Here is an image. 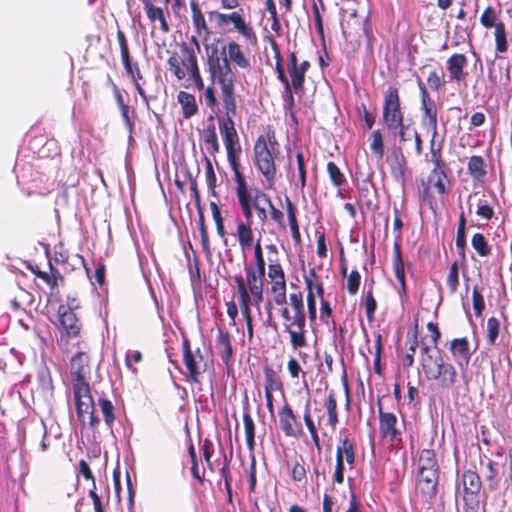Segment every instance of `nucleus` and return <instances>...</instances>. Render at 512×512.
Instances as JSON below:
<instances>
[{"instance_id": "obj_1", "label": "nucleus", "mask_w": 512, "mask_h": 512, "mask_svg": "<svg viewBox=\"0 0 512 512\" xmlns=\"http://www.w3.org/2000/svg\"><path fill=\"white\" fill-rule=\"evenodd\" d=\"M78 351L70 359V375L75 399L76 414L82 426L96 428L100 418L95 414V403L90 389V356L84 341L76 342Z\"/></svg>"}, {"instance_id": "obj_2", "label": "nucleus", "mask_w": 512, "mask_h": 512, "mask_svg": "<svg viewBox=\"0 0 512 512\" xmlns=\"http://www.w3.org/2000/svg\"><path fill=\"white\" fill-rule=\"evenodd\" d=\"M167 64L171 74L184 88L195 87L199 91L204 88L197 56L185 43L168 58Z\"/></svg>"}, {"instance_id": "obj_3", "label": "nucleus", "mask_w": 512, "mask_h": 512, "mask_svg": "<svg viewBox=\"0 0 512 512\" xmlns=\"http://www.w3.org/2000/svg\"><path fill=\"white\" fill-rule=\"evenodd\" d=\"M207 63L212 84H217L220 87L222 105L237 104L235 93L236 76L226 56V47L223 46L221 52L214 49L208 56Z\"/></svg>"}, {"instance_id": "obj_4", "label": "nucleus", "mask_w": 512, "mask_h": 512, "mask_svg": "<svg viewBox=\"0 0 512 512\" xmlns=\"http://www.w3.org/2000/svg\"><path fill=\"white\" fill-rule=\"evenodd\" d=\"M245 278L234 276L238 302L253 303L259 308L264 300L265 271L257 270L253 265H245Z\"/></svg>"}, {"instance_id": "obj_5", "label": "nucleus", "mask_w": 512, "mask_h": 512, "mask_svg": "<svg viewBox=\"0 0 512 512\" xmlns=\"http://www.w3.org/2000/svg\"><path fill=\"white\" fill-rule=\"evenodd\" d=\"M280 316L283 320V331L289 336V343L297 351L308 345L306 312L290 310L288 305L281 306Z\"/></svg>"}, {"instance_id": "obj_6", "label": "nucleus", "mask_w": 512, "mask_h": 512, "mask_svg": "<svg viewBox=\"0 0 512 512\" xmlns=\"http://www.w3.org/2000/svg\"><path fill=\"white\" fill-rule=\"evenodd\" d=\"M422 371L427 381L436 382L442 389H450L457 382V370L454 365L444 358L440 349L435 351V358L424 363Z\"/></svg>"}, {"instance_id": "obj_7", "label": "nucleus", "mask_w": 512, "mask_h": 512, "mask_svg": "<svg viewBox=\"0 0 512 512\" xmlns=\"http://www.w3.org/2000/svg\"><path fill=\"white\" fill-rule=\"evenodd\" d=\"M405 121L399 90L389 86L383 93L382 122L388 132L395 133Z\"/></svg>"}, {"instance_id": "obj_8", "label": "nucleus", "mask_w": 512, "mask_h": 512, "mask_svg": "<svg viewBox=\"0 0 512 512\" xmlns=\"http://www.w3.org/2000/svg\"><path fill=\"white\" fill-rule=\"evenodd\" d=\"M239 208L243 214L244 219L253 222V209L256 210L259 220L264 223L267 220L268 214L264 207L260 205L264 201L270 204V197L265 192L258 188H247L236 194Z\"/></svg>"}, {"instance_id": "obj_9", "label": "nucleus", "mask_w": 512, "mask_h": 512, "mask_svg": "<svg viewBox=\"0 0 512 512\" xmlns=\"http://www.w3.org/2000/svg\"><path fill=\"white\" fill-rule=\"evenodd\" d=\"M182 359L186 368V380L190 383H200V377L207 370V361L201 348L192 349L190 340L182 339Z\"/></svg>"}, {"instance_id": "obj_10", "label": "nucleus", "mask_w": 512, "mask_h": 512, "mask_svg": "<svg viewBox=\"0 0 512 512\" xmlns=\"http://www.w3.org/2000/svg\"><path fill=\"white\" fill-rule=\"evenodd\" d=\"M253 152L255 165L266 179L268 187L271 188L274 185L277 172L274 160L275 151L269 148L266 138L260 135L254 143Z\"/></svg>"}, {"instance_id": "obj_11", "label": "nucleus", "mask_w": 512, "mask_h": 512, "mask_svg": "<svg viewBox=\"0 0 512 512\" xmlns=\"http://www.w3.org/2000/svg\"><path fill=\"white\" fill-rule=\"evenodd\" d=\"M461 483L464 490V512H478L479 492L482 487L479 474L475 470H465L461 476Z\"/></svg>"}, {"instance_id": "obj_12", "label": "nucleus", "mask_w": 512, "mask_h": 512, "mask_svg": "<svg viewBox=\"0 0 512 512\" xmlns=\"http://www.w3.org/2000/svg\"><path fill=\"white\" fill-rule=\"evenodd\" d=\"M223 108L225 117L218 118V126L226 151L242 149L234 123V117L237 115V104L223 105Z\"/></svg>"}, {"instance_id": "obj_13", "label": "nucleus", "mask_w": 512, "mask_h": 512, "mask_svg": "<svg viewBox=\"0 0 512 512\" xmlns=\"http://www.w3.org/2000/svg\"><path fill=\"white\" fill-rule=\"evenodd\" d=\"M58 315L61 335L57 339V345L64 353H68L69 340L80 336L82 323L75 312H58Z\"/></svg>"}, {"instance_id": "obj_14", "label": "nucleus", "mask_w": 512, "mask_h": 512, "mask_svg": "<svg viewBox=\"0 0 512 512\" xmlns=\"http://www.w3.org/2000/svg\"><path fill=\"white\" fill-rule=\"evenodd\" d=\"M417 85L420 93L421 124L431 131L438 130V111L436 102L431 98L428 89L421 78H418Z\"/></svg>"}, {"instance_id": "obj_15", "label": "nucleus", "mask_w": 512, "mask_h": 512, "mask_svg": "<svg viewBox=\"0 0 512 512\" xmlns=\"http://www.w3.org/2000/svg\"><path fill=\"white\" fill-rule=\"evenodd\" d=\"M377 406L380 437L384 440H388L392 445H398L402 441V432L397 426V416L392 412H385L380 400L378 401Z\"/></svg>"}, {"instance_id": "obj_16", "label": "nucleus", "mask_w": 512, "mask_h": 512, "mask_svg": "<svg viewBox=\"0 0 512 512\" xmlns=\"http://www.w3.org/2000/svg\"><path fill=\"white\" fill-rule=\"evenodd\" d=\"M278 418L279 428L286 437L299 438L303 434L302 423L286 399L278 409Z\"/></svg>"}, {"instance_id": "obj_17", "label": "nucleus", "mask_w": 512, "mask_h": 512, "mask_svg": "<svg viewBox=\"0 0 512 512\" xmlns=\"http://www.w3.org/2000/svg\"><path fill=\"white\" fill-rule=\"evenodd\" d=\"M357 204L363 214L378 209V193L372 181L363 180L357 189Z\"/></svg>"}, {"instance_id": "obj_18", "label": "nucleus", "mask_w": 512, "mask_h": 512, "mask_svg": "<svg viewBox=\"0 0 512 512\" xmlns=\"http://www.w3.org/2000/svg\"><path fill=\"white\" fill-rule=\"evenodd\" d=\"M215 348L217 354L225 365L227 373L229 374L230 371L233 370L234 351L232 347L231 335L228 330H225L222 327H218L217 337L215 340Z\"/></svg>"}, {"instance_id": "obj_19", "label": "nucleus", "mask_w": 512, "mask_h": 512, "mask_svg": "<svg viewBox=\"0 0 512 512\" xmlns=\"http://www.w3.org/2000/svg\"><path fill=\"white\" fill-rule=\"evenodd\" d=\"M438 480L439 469L418 470L417 486L426 501L436 496Z\"/></svg>"}, {"instance_id": "obj_20", "label": "nucleus", "mask_w": 512, "mask_h": 512, "mask_svg": "<svg viewBox=\"0 0 512 512\" xmlns=\"http://www.w3.org/2000/svg\"><path fill=\"white\" fill-rule=\"evenodd\" d=\"M243 8H239L231 13H220L217 11L210 12V17H215L216 24L219 27H225L229 24L233 25V28L237 32H248V26L246 24Z\"/></svg>"}, {"instance_id": "obj_21", "label": "nucleus", "mask_w": 512, "mask_h": 512, "mask_svg": "<svg viewBox=\"0 0 512 512\" xmlns=\"http://www.w3.org/2000/svg\"><path fill=\"white\" fill-rule=\"evenodd\" d=\"M242 149L227 150V160L233 171L235 181V194L248 188L244 174L240 171V154Z\"/></svg>"}, {"instance_id": "obj_22", "label": "nucleus", "mask_w": 512, "mask_h": 512, "mask_svg": "<svg viewBox=\"0 0 512 512\" xmlns=\"http://www.w3.org/2000/svg\"><path fill=\"white\" fill-rule=\"evenodd\" d=\"M200 137L205 144L207 152L214 156L220 150V145L218 141L216 125L214 123V117L210 115L207 118V125L200 132Z\"/></svg>"}, {"instance_id": "obj_23", "label": "nucleus", "mask_w": 512, "mask_h": 512, "mask_svg": "<svg viewBox=\"0 0 512 512\" xmlns=\"http://www.w3.org/2000/svg\"><path fill=\"white\" fill-rule=\"evenodd\" d=\"M467 65V58L464 54L454 53L447 60V70L451 81H464L468 75L464 68Z\"/></svg>"}, {"instance_id": "obj_24", "label": "nucleus", "mask_w": 512, "mask_h": 512, "mask_svg": "<svg viewBox=\"0 0 512 512\" xmlns=\"http://www.w3.org/2000/svg\"><path fill=\"white\" fill-rule=\"evenodd\" d=\"M449 351L452 357L458 361L460 365L461 361H464L465 364H468L472 355L469 341L466 337L452 339L449 344Z\"/></svg>"}, {"instance_id": "obj_25", "label": "nucleus", "mask_w": 512, "mask_h": 512, "mask_svg": "<svg viewBox=\"0 0 512 512\" xmlns=\"http://www.w3.org/2000/svg\"><path fill=\"white\" fill-rule=\"evenodd\" d=\"M326 413V421L324 423V427H328L329 430L333 433L336 431L337 425L339 423V414L337 409V398L336 394L333 390L328 393L327 399L324 403Z\"/></svg>"}, {"instance_id": "obj_26", "label": "nucleus", "mask_w": 512, "mask_h": 512, "mask_svg": "<svg viewBox=\"0 0 512 512\" xmlns=\"http://www.w3.org/2000/svg\"><path fill=\"white\" fill-rule=\"evenodd\" d=\"M177 102L181 107V114L184 119H191L199 111L196 97L190 92L179 91L177 94Z\"/></svg>"}, {"instance_id": "obj_27", "label": "nucleus", "mask_w": 512, "mask_h": 512, "mask_svg": "<svg viewBox=\"0 0 512 512\" xmlns=\"http://www.w3.org/2000/svg\"><path fill=\"white\" fill-rule=\"evenodd\" d=\"M501 9L487 6L481 14L480 22L486 29H495V32H505V25L500 19Z\"/></svg>"}, {"instance_id": "obj_28", "label": "nucleus", "mask_w": 512, "mask_h": 512, "mask_svg": "<svg viewBox=\"0 0 512 512\" xmlns=\"http://www.w3.org/2000/svg\"><path fill=\"white\" fill-rule=\"evenodd\" d=\"M252 224L253 222L246 219L237 223L235 235L243 251L253 246L254 234Z\"/></svg>"}, {"instance_id": "obj_29", "label": "nucleus", "mask_w": 512, "mask_h": 512, "mask_svg": "<svg viewBox=\"0 0 512 512\" xmlns=\"http://www.w3.org/2000/svg\"><path fill=\"white\" fill-rule=\"evenodd\" d=\"M288 73L291 78L289 81V90H285V93L288 95L289 105H294V96L293 92L298 93L299 91H303L304 82H305V73H303L298 67L288 68Z\"/></svg>"}, {"instance_id": "obj_30", "label": "nucleus", "mask_w": 512, "mask_h": 512, "mask_svg": "<svg viewBox=\"0 0 512 512\" xmlns=\"http://www.w3.org/2000/svg\"><path fill=\"white\" fill-rule=\"evenodd\" d=\"M341 25L343 32L345 30H351L353 32H359L362 30L363 32H368L370 29V27H368V17L358 16L356 11L349 13L347 17L346 15H343Z\"/></svg>"}, {"instance_id": "obj_31", "label": "nucleus", "mask_w": 512, "mask_h": 512, "mask_svg": "<svg viewBox=\"0 0 512 512\" xmlns=\"http://www.w3.org/2000/svg\"><path fill=\"white\" fill-rule=\"evenodd\" d=\"M336 458L341 459L352 468L355 463V443L349 437L340 440V444L336 449Z\"/></svg>"}, {"instance_id": "obj_32", "label": "nucleus", "mask_w": 512, "mask_h": 512, "mask_svg": "<svg viewBox=\"0 0 512 512\" xmlns=\"http://www.w3.org/2000/svg\"><path fill=\"white\" fill-rule=\"evenodd\" d=\"M143 4L149 20L154 24V28L167 31L168 24L165 20L163 10L160 7L154 6L151 0H143Z\"/></svg>"}, {"instance_id": "obj_33", "label": "nucleus", "mask_w": 512, "mask_h": 512, "mask_svg": "<svg viewBox=\"0 0 512 512\" xmlns=\"http://www.w3.org/2000/svg\"><path fill=\"white\" fill-rule=\"evenodd\" d=\"M450 170L436 171L431 170L428 176V182L436 189L439 195H446L449 193V174Z\"/></svg>"}, {"instance_id": "obj_34", "label": "nucleus", "mask_w": 512, "mask_h": 512, "mask_svg": "<svg viewBox=\"0 0 512 512\" xmlns=\"http://www.w3.org/2000/svg\"><path fill=\"white\" fill-rule=\"evenodd\" d=\"M285 209L290 226V231L295 244L301 243V234L297 220V209L288 196L285 197Z\"/></svg>"}, {"instance_id": "obj_35", "label": "nucleus", "mask_w": 512, "mask_h": 512, "mask_svg": "<svg viewBox=\"0 0 512 512\" xmlns=\"http://www.w3.org/2000/svg\"><path fill=\"white\" fill-rule=\"evenodd\" d=\"M269 291L272 296V301H268L267 309H270L272 307V303L278 306H284L287 304L286 281L271 282Z\"/></svg>"}, {"instance_id": "obj_36", "label": "nucleus", "mask_w": 512, "mask_h": 512, "mask_svg": "<svg viewBox=\"0 0 512 512\" xmlns=\"http://www.w3.org/2000/svg\"><path fill=\"white\" fill-rule=\"evenodd\" d=\"M401 237L402 235L399 233L395 237V241L393 244V272L396 279L406 278L405 275V264L402 257L401 250Z\"/></svg>"}, {"instance_id": "obj_37", "label": "nucleus", "mask_w": 512, "mask_h": 512, "mask_svg": "<svg viewBox=\"0 0 512 512\" xmlns=\"http://www.w3.org/2000/svg\"><path fill=\"white\" fill-rule=\"evenodd\" d=\"M467 169L473 180L477 182H482L487 174L485 161L479 155H473L469 158Z\"/></svg>"}, {"instance_id": "obj_38", "label": "nucleus", "mask_w": 512, "mask_h": 512, "mask_svg": "<svg viewBox=\"0 0 512 512\" xmlns=\"http://www.w3.org/2000/svg\"><path fill=\"white\" fill-rule=\"evenodd\" d=\"M97 406L99 407L102 415L105 425L112 429L114 422L116 420L115 415V406L112 403L111 400H109L106 396H101L97 400Z\"/></svg>"}, {"instance_id": "obj_39", "label": "nucleus", "mask_w": 512, "mask_h": 512, "mask_svg": "<svg viewBox=\"0 0 512 512\" xmlns=\"http://www.w3.org/2000/svg\"><path fill=\"white\" fill-rule=\"evenodd\" d=\"M264 392L281 391L283 384L277 372L269 365L264 366Z\"/></svg>"}, {"instance_id": "obj_40", "label": "nucleus", "mask_w": 512, "mask_h": 512, "mask_svg": "<svg viewBox=\"0 0 512 512\" xmlns=\"http://www.w3.org/2000/svg\"><path fill=\"white\" fill-rule=\"evenodd\" d=\"M187 452L191 462L190 473L194 479L198 480L199 483L203 484L205 481V469L203 468L202 471H200L199 466L201 461L197 456L196 448L192 443L191 439L189 441Z\"/></svg>"}, {"instance_id": "obj_41", "label": "nucleus", "mask_w": 512, "mask_h": 512, "mask_svg": "<svg viewBox=\"0 0 512 512\" xmlns=\"http://www.w3.org/2000/svg\"><path fill=\"white\" fill-rule=\"evenodd\" d=\"M487 487L490 491H496L500 485V472L498 463L489 460L486 463V473L484 475Z\"/></svg>"}, {"instance_id": "obj_42", "label": "nucleus", "mask_w": 512, "mask_h": 512, "mask_svg": "<svg viewBox=\"0 0 512 512\" xmlns=\"http://www.w3.org/2000/svg\"><path fill=\"white\" fill-rule=\"evenodd\" d=\"M304 283L307 293H309L310 289L315 294V298H324V287L314 268L310 269L308 275H304Z\"/></svg>"}, {"instance_id": "obj_43", "label": "nucleus", "mask_w": 512, "mask_h": 512, "mask_svg": "<svg viewBox=\"0 0 512 512\" xmlns=\"http://www.w3.org/2000/svg\"><path fill=\"white\" fill-rule=\"evenodd\" d=\"M244 431H245V439L246 446L250 452H253L255 449V423L253 418L251 417L248 411H245L242 416Z\"/></svg>"}, {"instance_id": "obj_44", "label": "nucleus", "mask_w": 512, "mask_h": 512, "mask_svg": "<svg viewBox=\"0 0 512 512\" xmlns=\"http://www.w3.org/2000/svg\"><path fill=\"white\" fill-rule=\"evenodd\" d=\"M228 56V60H231L238 67L242 69L249 68L250 62L237 43L230 42L228 44Z\"/></svg>"}, {"instance_id": "obj_45", "label": "nucleus", "mask_w": 512, "mask_h": 512, "mask_svg": "<svg viewBox=\"0 0 512 512\" xmlns=\"http://www.w3.org/2000/svg\"><path fill=\"white\" fill-rule=\"evenodd\" d=\"M471 246L480 257H488L491 255L492 249L484 234L477 232L471 238Z\"/></svg>"}, {"instance_id": "obj_46", "label": "nucleus", "mask_w": 512, "mask_h": 512, "mask_svg": "<svg viewBox=\"0 0 512 512\" xmlns=\"http://www.w3.org/2000/svg\"><path fill=\"white\" fill-rule=\"evenodd\" d=\"M126 73L132 79L134 87H135L136 91L138 92V94L140 95V97L142 98L143 102H145L148 105L149 104V98H148L144 88L142 87V85L140 83V81L143 79V75H142V72L140 70V67H139L138 63L135 62L131 66V71L130 72H126Z\"/></svg>"}, {"instance_id": "obj_47", "label": "nucleus", "mask_w": 512, "mask_h": 512, "mask_svg": "<svg viewBox=\"0 0 512 512\" xmlns=\"http://www.w3.org/2000/svg\"><path fill=\"white\" fill-rule=\"evenodd\" d=\"M439 469L433 449H423L418 460V470Z\"/></svg>"}, {"instance_id": "obj_48", "label": "nucleus", "mask_w": 512, "mask_h": 512, "mask_svg": "<svg viewBox=\"0 0 512 512\" xmlns=\"http://www.w3.org/2000/svg\"><path fill=\"white\" fill-rule=\"evenodd\" d=\"M427 84L432 91H439L446 85L445 73L442 67L435 68L429 72Z\"/></svg>"}, {"instance_id": "obj_49", "label": "nucleus", "mask_w": 512, "mask_h": 512, "mask_svg": "<svg viewBox=\"0 0 512 512\" xmlns=\"http://www.w3.org/2000/svg\"><path fill=\"white\" fill-rule=\"evenodd\" d=\"M431 132L432 135L429 143V158L427 161L443 158L444 139L439 137L438 130Z\"/></svg>"}, {"instance_id": "obj_50", "label": "nucleus", "mask_w": 512, "mask_h": 512, "mask_svg": "<svg viewBox=\"0 0 512 512\" xmlns=\"http://www.w3.org/2000/svg\"><path fill=\"white\" fill-rule=\"evenodd\" d=\"M267 39L271 43L272 48L275 51V58H276L275 72L277 74V78L284 85V90H289V79L286 76L284 68L282 66V63H281L282 59H281L280 52L277 48V45L270 36H267Z\"/></svg>"}, {"instance_id": "obj_51", "label": "nucleus", "mask_w": 512, "mask_h": 512, "mask_svg": "<svg viewBox=\"0 0 512 512\" xmlns=\"http://www.w3.org/2000/svg\"><path fill=\"white\" fill-rule=\"evenodd\" d=\"M501 323L500 320L496 317H489L487 320V334H486V343L489 346H494L496 341L500 335Z\"/></svg>"}, {"instance_id": "obj_52", "label": "nucleus", "mask_w": 512, "mask_h": 512, "mask_svg": "<svg viewBox=\"0 0 512 512\" xmlns=\"http://www.w3.org/2000/svg\"><path fill=\"white\" fill-rule=\"evenodd\" d=\"M197 211H198V215H199L198 226H199V233H200V238H201L202 249L207 255H210L211 248H210V241H209L207 227L205 225L204 212H203L202 207H199V209H197Z\"/></svg>"}, {"instance_id": "obj_53", "label": "nucleus", "mask_w": 512, "mask_h": 512, "mask_svg": "<svg viewBox=\"0 0 512 512\" xmlns=\"http://www.w3.org/2000/svg\"><path fill=\"white\" fill-rule=\"evenodd\" d=\"M326 171L333 186L339 188L347 182L345 175L341 172L340 168L335 162L329 161L326 164Z\"/></svg>"}, {"instance_id": "obj_54", "label": "nucleus", "mask_w": 512, "mask_h": 512, "mask_svg": "<svg viewBox=\"0 0 512 512\" xmlns=\"http://www.w3.org/2000/svg\"><path fill=\"white\" fill-rule=\"evenodd\" d=\"M370 150L379 159H382L385 154L384 139L379 129L374 130L371 134Z\"/></svg>"}, {"instance_id": "obj_55", "label": "nucleus", "mask_w": 512, "mask_h": 512, "mask_svg": "<svg viewBox=\"0 0 512 512\" xmlns=\"http://www.w3.org/2000/svg\"><path fill=\"white\" fill-rule=\"evenodd\" d=\"M190 8L192 12V21L195 29L200 32L201 30L208 31L204 15L196 1H191Z\"/></svg>"}, {"instance_id": "obj_56", "label": "nucleus", "mask_w": 512, "mask_h": 512, "mask_svg": "<svg viewBox=\"0 0 512 512\" xmlns=\"http://www.w3.org/2000/svg\"><path fill=\"white\" fill-rule=\"evenodd\" d=\"M48 266L49 272L44 271L39 278L43 280L51 288V290H54L58 286V280L62 281L63 277L51 262H48Z\"/></svg>"}, {"instance_id": "obj_57", "label": "nucleus", "mask_w": 512, "mask_h": 512, "mask_svg": "<svg viewBox=\"0 0 512 512\" xmlns=\"http://www.w3.org/2000/svg\"><path fill=\"white\" fill-rule=\"evenodd\" d=\"M199 443L201 444L200 449L203 454V458L205 460L207 468L213 472L214 471V464L212 462V456L214 453V445L211 439L205 438L203 441H201V437L199 436Z\"/></svg>"}, {"instance_id": "obj_58", "label": "nucleus", "mask_w": 512, "mask_h": 512, "mask_svg": "<svg viewBox=\"0 0 512 512\" xmlns=\"http://www.w3.org/2000/svg\"><path fill=\"white\" fill-rule=\"evenodd\" d=\"M446 284L451 294H454L459 286V264L458 261L451 263L446 276Z\"/></svg>"}, {"instance_id": "obj_59", "label": "nucleus", "mask_w": 512, "mask_h": 512, "mask_svg": "<svg viewBox=\"0 0 512 512\" xmlns=\"http://www.w3.org/2000/svg\"><path fill=\"white\" fill-rule=\"evenodd\" d=\"M488 77H489V80L494 85L505 86V85H507L510 82L509 68L506 67V68L503 69V68L500 67L498 72L494 68H490L489 69Z\"/></svg>"}, {"instance_id": "obj_60", "label": "nucleus", "mask_w": 512, "mask_h": 512, "mask_svg": "<svg viewBox=\"0 0 512 512\" xmlns=\"http://www.w3.org/2000/svg\"><path fill=\"white\" fill-rule=\"evenodd\" d=\"M241 314L243 316V319L245 320L246 327H247V338L249 341L252 340L254 335L253 330V318H252V312H251V306H253V303H247V302H239Z\"/></svg>"}, {"instance_id": "obj_61", "label": "nucleus", "mask_w": 512, "mask_h": 512, "mask_svg": "<svg viewBox=\"0 0 512 512\" xmlns=\"http://www.w3.org/2000/svg\"><path fill=\"white\" fill-rule=\"evenodd\" d=\"M366 312V318L368 322H373L375 320V311L377 309V301L374 297L372 288L368 289L365 293V299L363 302Z\"/></svg>"}, {"instance_id": "obj_62", "label": "nucleus", "mask_w": 512, "mask_h": 512, "mask_svg": "<svg viewBox=\"0 0 512 512\" xmlns=\"http://www.w3.org/2000/svg\"><path fill=\"white\" fill-rule=\"evenodd\" d=\"M265 9L269 14L267 20L271 22V30L278 32L281 29V25L278 18L277 8L274 0H265Z\"/></svg>"}, {"instance_id": "obj_63", "label": "nucleus", "mask_w": 512, "mask_h": 512, "mask_svg": "<svg viewBox=\"0 0 512 512\" xmlns=\"http://www.w3.org/2000/svg\"><path fill=\"white\" fill-rule=\"evenodd\" d=\"M472 304L475 316L481 317L485 310V301L478 286H474L472 289Z\"/></svg>"}, {"instance_id": "obj_64", "label": "nucleus", "mask_w": 512, "mask_h": 512, "mask_svg": "<svg viewBox=\"0 0 512 512\" xmlns=\"http://www.w3.org/2000/svg\"><path fill=\"white\" fill-rule=\"evenodd\" d=\"M361 285V275L357 270H351L347 276L346 288L349 295L354 296L357 294Z\"/></svg>"}]
</instances>
